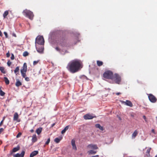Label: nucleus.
<instances>
[{"label":"nucleus","mask_w":157,"mask_h":157,"mask_svg":"<svg viewBox=\"0 0 157 157\" xmlns=\"http://www.w3.org/2000/svg\"><path fill=\"white\" fill-rule=\"evenodd\" d=\"M66 68L70 72L75 73L79 71L82 68V63L80 60L75 59L70 62Z\"/></svg>","instance_id":"obj_1"},{"label":"nucleus","mask_w":157,"mask_h":157,"mask_svg":"<svg viewBox=\"0 0 157 157\" xmlns=\"http://www.w3.org/2000/svg\"><path fill=\"white\" fill-rule=\"evenodd\" d=\"M23 14L26 17L28 18L31 20H33L34 17V14L32 11L29 10L25 9L23 12Z\"/></svg>","instance_id":"obj_2"},{"label":"nucleus","mask_w":157,"mask_h":157,"mask_svg":"<svg viewBox=\"0 0 157 157\" xmlns=\"http://www.w3.org/2000/svg\"><path fill=\"white\" fill-rule=\"evenodd\" d=\"M66 38L64 36H60L56 40L57 44L62 46H64L66 44Z\"/></svg>","instance_id":"obj_3"},{"label":"nucleus","mask_w":157,"mask_h":157,"mask_svg":"<svg viewBox=\"0 0 157 157\" xmlns=\"http://www.w3.org/2000/svg\"><path fill=\"white\" fill-rule=\"evenodd\" d=\"M112 80L116 84H119L121 80V76L117 74H114Z\"/></svg>","instance_id":"obj_4"},{"label":"nucleus","mask_w":157,"mask_h":157,"mask_svg":"<svg viewBox=\"0 0 157 157\" xmlns=\"http://www.w3.org/2000/svg\"><path fill=\"white\" fill-rule=\"evenodd\" d=\"M113 75V72L110 71H106L103 74V76L104 78L111 79H112Z\"/></svg>","instance_id":"obj_5"},{"label":"nucleus","mask_w":157,"mask_h":157,"mask_svg":"<svg viewBox=\"0 0 157 157\" xmlns=\"http://www.w3.org/2000/svg\"><path fill=\"white\" fill-rule=\"evenodd\" d=\"M44 42V38L42 36H38L36 39V43L40 45H43Z\"/></svg>","instance_id":"obj_6"},{"label":"nucleus","mask_w":157,"mask_h":157,"mask_svg":"<svg viewBox=\"0 0 157 157\" xmlns=\"http://www.w3.org/2000/svg\"><path fill=\"white\" fill-rule=\"evenodd\" d=\"M148 97L149 100L152 103H155L157 101L156 97L152 94H148Z\"/></svg>","instance_id":"obj_7"},{"label":"nucleus","mask_w":157,"mask_h":157,"mask_svg":"<svg viewBox=\"0 0 157 157\" xmlns=\"http://www.w3.org/2000/svg\"><path fill=\"white\" fill-rule=\"evenodd\" d=\"M37 51L40 53H42L44 50L43 45L37 46L36 47Z\"/></svg>","instance_id":"obj_8"},{"label":"nucleus","mask_w":157,"mask_h":157,"mask_svg":"<svg viewBox=\"0 0 157 157\" xmlns=\"http://www.w3.org/2000/svg\"><path fill=\"white\" fill-rule=\"evenodd\" d=\"M96 116H93L90 114H87L83 116V118L85 120L91 119L94 117H95Z\"/></svg>","instance_id":"obj_9"},{"label":"nucleus","mask_w":157,"mask_h":157,"mask_svg":"<svg viewBox=\"0 0 157 157\" xmlns=\"http://www.w3.org/2000/svg\"><path fill=\"white\" fill-rule=\"evenodd\" d=\"M122 103L130 107H132L133 106V104L129 100H127L125 101H122Z\"/></svg>","instance_id":"obj_10"},{"label":"nucleus","mask_w":157,"mask_h":157,"mask_svg":"<svg viewBox=\"0 0 157 157\" xmlns=\"http://www.w3.org/2000/svg\"><path fill=\"white\" fill-rule=\"evenodd\" d=\"M27 70V64L26 63H24L22 69L21 70V71H22V72H26Z\"/></svg>","instance_id":"obj_11"},{"label":"nucleus","mask_w":157,"mask_h":157,"mask_svg":"<svg viewBox=\"0 0 157 157\" xmlns=\"http://www.w3.org/2000/svg\"><path fill=\"white\" fill-rule=\"evenodd\" d=\"M71 145L72 146L73 149L76 151L77 149L75 144V140L74 139H72L71 141Z\"/></svg>","instance_id":"obj_12"},{"label":"nucleus","mask_w":157,"mask_h":157,"mask_svg":"<svg viewBox=\"0 0 157 157\" xmlns=\"http://www.w3.org/2000/svg\"><path fill=\"white\" fill-rule=\"evenodd\" d=\"M19 116L17 113H15L14 114L13 120L14 121H17L18 122H19L20 121V120H18L17 119L18 118Z\"/></svg>","instance_id":"obj_13"},{"label":"nucleus","mask_w":157,"mask_h":157,"mask_svg":"<svg viewBox=\"0 0 157 157\" xmlns=\"http://www.w3.org/2000/svg\"><path fill=\"white\" fill-rule=\"evenodd\" d=\"M38 151H34L32 152L30 155L29 157H33L38 154Z\"/></svg>","instance_id":"obj_14"},{"label":"nucleus","mask_w":157,"mask_h":157,"mask_svg":"<svg viewBox=\"0 0 157 157\" xmlns=\"http://www.w3.org/2000/svg\"><path fill=\"white\" fill-rule=\"evenodd\" d=\"M95 126L96 128H98L101 131H103L104 128L103 127L101 126L99 124H96L95 125Z\"/></svg>","instance_id":"obj_15"},{"label":"nucleus","mask_w":157,"mask_h":157,"mask_svg":"<svg viewBox=\"0 0 157 157\" xmlns=\"http://www.w3.org/2000/svg\"><path fill=\"white\" fill-rule=\"evenodd\" d=\"M15 85L17 87H19L22 85V83L19 81V79H16V82L15 83Z\"/></svg>","instance_id":"obj_16"},{"label":"nucleus","mask_w":157,"mask_h":157,"mask_svg":"<svg viewBox=\"0 0 157 157\" xmlns=\"http://www.w3.org/2000/svg\"><path fill=\"white\" fill-rule=\"evenodd\" d=\"M138 133V132L137 130H135L133 133H132V138L133 139H134L137 136Z\"/></svg>","instance_id":"obj_17"},{"label":"nucleus","mask_w":157,"mask_h":157,"mask_svg":"<svg viewBox=\"0 0 157 157\" xmlns=\"http://www.w3.org/2000/svg\"><path fill=\"white\" fill-rule=\"evenodd\" d=\"M37 138L36 135V134L33 135L32 136V142L34 143L37 141Z\"/></svg>","instance_id":"obj_18"},{"label":"nucleus","mask_w":157,"mask_h":157,"mask_svg":"<svg viewBox=\"0 0 157 157\" xmlns=\"http://www.w3.org/2000/svg\"><path fill=\"white\" fill-rule=\"evenodd\" d=\"M88 147L94 149H97L98 148L96 145L90 144L88 146Z\"/></svg>","instance_id":"obj_19"},{"label":"nucleus","mask_w":157,"mask_h":157,"mask_svg":"<svg viewBox=\"0 0 157 157\" xmlns=\"http://www.w3.org/2000/svg\"><path fill=\"white\" fill-rule=\"evenodd\" d=\"M19 67L18 66L15 69V70H14V72L16 75H17L18 74H19Z\"/></svg>","instance_id":"obj_20"},{"label":"nucleus","mask_w":157,"mask_h":157,"mask_svg":"<svg viewBox=\"0 0 157 157\" xmlns=\"http://www.w3.org/2000/svg\"><path fill=\"white\" fill-rule=\"evenodd\" d=\"M69 127V125L67 126L66 127H65V128H64V129H63L61 133L62 134H63L64 133H65V132H66V131L68 129Z\"/></svg>","instance_id":"obj_21"},{"label":"nucleus","mask_w":157,"mask_h":157,"mask_svg":"<svg viewBox=\"0 0 157 157\" xmlns=\"http://www.w3.org/2000/svg\"><path fill=\"white\" fill-rule=\"evenodd\" d=\"M20 149V147L19 146H17L16 147H14L13 148L12 153L18 151Z\"/></svg>","instance_id":"obj_22"},{"label":"nucleus","mask_w":157,"mask_h":157,"mask_svg":"<svg viewBox=\"0 0 157 157\" xmlns=\"http://www.w3.org/2000/svg\"><path fill=\"white\" fill-rule=\"evenodd\" d=\"M42 129V128H39L36 130V132L37 134L39 135L41 132Z\"/></svg>","instance_id":"obj_23"},{"label":"nucleus","mask_w":157,"mask_h":157,"mask_svg":"<svg viewBox=\"0 0 157 157\" xmlns=\"http://www.w3.org/2000/svg\"><path fill=\"white\" fill-rule=\"evenodd\" d=\"M62 137L56 138L54 140V141L57 143L59 142L62 139Z\"/></svg>","instance_id":"obj_24"},{"label":"nucleus","mask_w":157,"mask_h":157,"mask_svg":"<svg viewBox=\"0 0 157 157\" xmlns=\"http://www.w3.org/2000/svg\"><path fill=\"white\" fill-rule=\"evenodd\" d=\"M97 65L99 66L100 67L103 64V62L102 61H100L99 60H97Z\"/></svg>","instance_id":"obj_25"},{"label":"nucleus","mask_w":157,"mask_h":157,"mask_svg":"<svg viewBox=\"0 0 157 157\" xmlns=\"http://www.w3.org/2000/svg\"><path fill=\"white\" fill-rule=\"evenodd\" d=\"M0 70L1 72L4 73L5 74L6 73V71L5 70V68L3 67H0Z\"/></svg>","instance_id":"obj_26"},{"label":"nucleus","mask_w":157,"mask_h":157,"mask_svg":"<svg viewBox=\"0 0 157 157\" xmlns=\"http://www.w3.org/2000/svg\"><path fill=\"white\" fill-rule=\"evenodd\" d=\"M4 80L6 84V85H8L10 83L9 80H8V78L6 77H4Z\"/></svg>","instance_id":"obj_27"},{"label":"nucleus","mask_w":157,"mask_h":157,"mask_svg":"<svg viewBox=\"0 0 157 157\" xmlns=\"http://www.w3.org/2000/svg\"><path fill=\"white\" fill-rule=\"evenodd\" d=\"M21 73L23 78H25V77H26V72H22V71H21Z\"/></svg>","instance_id":"obj_28"},{"label":"nucleus","mask_w":157,"mask_h":157,"mask_svg":"<svg viewBox=\"0 0 157 157\" xmlns=\"http://www.w3.org/2000/svg\"><path fill=\"white\" fill-rule=\"evenodd\" d=\"M96 151H94L93 150H91L88 151L89 154H94L96 153Z\"/></svg>","instance_id":"obj_29"},{"label":"nucleus","mask_w":157,"mask_h":157,"mask_svg":"<svg viewBox=\"0 0 157 157\" xmlns=\"http://www.w3.org/2000/svg\"><path fill=\"white\" fill-rule=\"evenodd\" d=\"M151 149V148H149L147 150V151H146V154H147L146 155H147V156H150V153Z\"/></svg>","instance_id":"obj_30"},{"label":"nucleus","mask_w":157,"mask_h":157,"mask_svg":"<svg viewBox=\"0 0 157 157\" xmlns=\"http://www.w3.org/2000/svg\"><path fill=\"white\" fill-rule=\"evenodd\" d=\"M8 11L6 10V11L3 14V17L5 18H6V17L8 15Z\"/></svg>","instance_id":"obj_31"},{"label":"nucleus","mask_w":157,"mask_h":157,"mask_svg":"<svg viewBox=\"0 0 157 157\" xmlns=\"http://www.w3.org/2000/svg\"><path fill=\"white\" fill-rule=\"evenodd\" d=\"M29 55L28 52L27 51H25L23 53V55L25 57L26 56Z\"/></svg>","instance_id":"obj_32"},{"label":"nucleus","mask_w":157,"mask_h":157,"mask_svg":"<svg viewBox=\"0 0 157 157\" xmlns=\"http://www.w3.org/2000/svg\"><path fill=\"white\" fill-rule=\"evenodd\" d=\"M25 151H22L21 153L20 154V157H24V156L25 155Z\"/></svg>","instance_id":"obj_33"},{"label":"nucleus","mask_w":157,"mask_h":157,"mask_svg":"<svg viewBox=\"0 0 157 157\" xmlns=\"http://www.w3.org/2000/svg\"><path fill=\"white\" fill-rule=\"evenodd\" d=\"M50 141V138H48L45 143V145H48Z\"/></svg>","instance_id":"obj_34"},{"label":"nucleus","mask_w":157,"mask_h":157,"mask_svg":"<svg viewBox=\"0 0 157 157\" xmlns=\"http://www.w3.org/2000/svg\"><path fill=\"white\" fill-rule=\"evenodd\" d=\"M5 93L3 92L2 90H0V95L2 96H3L4 95Z\"/></svg>","instance_id":"obj_35"},{"label":"nucleus","mask_w":157,"mask_h":157,"mask_svg":"<svg viewBox=\"0 0 157 157\" xmlns=\"http://www.w3.org/2000/svg\"><path fill=\"white\" fill-rule=\"evenodd\" d=\"M20 155L19 153H17V154L13 155V157H20Z\"/></svg>","instance_id":"obj_36"},{"label":"nucleus","mask_w":157,"mask_h":157,"mask_svg":"<svg viewBox=\"0 0 157 157\" xmlns=\"http://www.w3.org/2000/svg\"><path fill=\"white\" fill-rule=\"evenodd\" d=\"M39 60H37V61H33V64L34 65H36V64H37L38 63V62H39Z\"/></svg>","instance_id":"obj_37"},{"label":"nucleus","mask_w":157,"mask_h":157,"mask_svg":"<svg viewBox=\"0 0 157 157\" xmlns=\"http://www.w3.org/2000/svg\"><path fill=\"white\" fill-rule=\"evenodd\" d=\"M11 63V62L10 60H9L7 62V64L9 66H10Z\"/></svg>","instance_id":"obj_38"},{"label":"nucleus","mask_w":157,"mask_h":157,"mask_svg":"<svg viewBox=\"0 0 157 157\" xmlns=\"http://www.w3.org/2000/svg\"><path fill=\"white\" fill-rule=\"evenodd\" d=\"M25 78V80L26 81H29L30 80V79L29 78V77H25V78Z\"/></svg>","instance_id":"obj_39"},{"label":"nucleus","mask_w":157,"mask_h":157,"mask_svg":"<svg viewBox=\"0 0 157 157\" xmlns=\"http://www.w3.org/2000/svg\"><path fill=\"white\" fill-rule=\"evenodd\" d=\"M21 132H19L18 133V134H17V135L16 137L18 138V137H20L21 136Z\"/></svg>","instance_id":"obj_40"},{"label":"nucleus","mask_w":157,"mask_h":157,"mask_svg":"<svg viewBox=\"0 0 157 157\" xmlns=\"http://www.w3.org/2000/svg\"><path fill=\"white\" fill-rule=\"evenodd\" d=\"M14 59V55L13 54H11V59L12 60H13V59Z\"/></svg>","instance_id":"obj_41"},{"label":"nucleus","mask_w":157,"mask_h":157,"mask_svg":"<svg viewBox=\"0 0 157 157\" xmlns=\"http://www.w3.org/2000/svg\"><path fill=\"white\" fill-rule=\"evenodd\" d=\"M4 33L5 36L6 37V38H7L8 37V36L7 33L6 32H4Z\"/></svg>","instance_id":"obj_42"},{"label":"nucleus","mask_w":157,"mask_h":157,"mask_svg":"<svg viewBox=\"0 0 157 157\" xmlns=\"http://www.w3.org/2000/svg\"><path fill=\"white\" fill-rule=\"evenodd\" d=\"M6 55L7 57H9L10 56V55L9 52L6 53Z\"/></svg>","instance_id":"obj_43"},{"label":"nucleus","mask_w":157,"mask_h":157,"mask_svg":"<svg viewBox=\"0 0 157 157\" xmlns=\"http://www.w3.org/2000/svg\"><path fill=\"white\" fill-rule=\"evenodd\" d=\"M4 131V129L2 128H0V134Z\"/></svg>","instance_id":"obj_44"},{"label":"nucleus","mask_w":157,"mask_h":157,"mask_svg":"<svg viewBox=\"0 0 157 157\" xmlns=\"http://www.w3.org/2000/svg\"><path fill=\"white\" fill-rule=\"evenodd\" d=\"M12 36L14 37H17V36H16V34L14 33H13L12 34Z\"/></svg>","instance_id":"obj_45"},{"label":"nucleus","mask_w":157,"mask_h":157,"mask_svg":"<svg viewBox=\"0 0 157 157\" xmlns=\"http://www.w3.org/2000/svg\"><path fill=\"white\" fill-rule=\"evenodd\" d=\"M3 121H1L0 123V126H1L2 125V124H3Z\"/></svg>","instance_id":"obj_46"},{"label":"nucleus","mask_w":157,"mask_h":157,"mask_svg":"<svg viewBox=\"0 0 157 157\" xmlns=\"http://www.w3.org/2000/svg\"><path fill=\"white\" fill-rule=\"evenodd\" d=\"M56 49L57 51H60V49L58 47H57L56 48Z\"/></svg>","instance_id":"obj_47"},{"label":"nucleus","mask_w":157,"mask_h":157,"mask_svg":"<svg viewBox=\"0 0 157 157\" xmlns=\"http://www.w3.org/2000/svg\"><path fill=\"white\" fill-rule=\"evenodd\" d=\"M121 93L120 92H117L116 93V94L117 95H118L120 94H121Z\"/></svg>","instance_id":"obj_48"},{"label":"nucleus","mask_w":157,"mask_h":157,"mask_svg":"<svg viewBox=\"0 0 157 157\" xmlns=\"http://www.w3.org/2000/svg\"><path fill=\"white\" fill-rule=\"evenodd\" d=\"M151 132L154 134H155V130L154 129H152L151 130Z\"/></svg>","instance_id":"obj_49"},{"label":"nucleus","mask_w":157,"mask_h":157,"mask_svg":"<svg viewBox=\"0 0 157 157\" xmlns=\"http://www.w3.org/2000/svg\"><path fill=\"white\" fill-rule=\"evenodd\" d=\"M3 36L2 32L0 30V36L2 37Z\"/></svg>","instance_id":"obj_50"},{"label":"nucleus","mask_w":157,"mask_h":157,"mask_svg":"<svg viewBox=\"0 0 157 157\" xmlns=\"http://www.w3.org/2000/svg\"><path fill=\"white\" fill-rule=\"evenodd\" d=\"M143 117V118H144V119L145 121H146V117H145V116H144Z\"/></svg>","instance_id":"obj_51"},{"label":"nucleus","mask_w":157,"mask_h":157,"mask_svg":"<svg viewBox=\"0 0 157 157\" xmlns=\"http://www.w3.org/2000/svg\"><path fill=\"white\" fill-rule=\"evenodd\" d=\"M30 131L31 132L33 133L34 132V130L33 129H32L30 130Z\"/></svg>","instance_id":"obj_52"},{"label":"nucleus","mask_w":157,"mask_h":157,"mask_svg":"<svg viewBox=\"0 0 157 157\" xmlns=\"http://www.w3.org/2000/svg\"><path fill=\"white\" fill-rule=\"evenodd\" d=\"M55 125V123H53L51 127H53Z\"/></svg>","instance_id":"obj_53"},{"label":"nucleus","mask_w":157,"mask_h":157,"mask_svg":"<svg viewBox=\"0 0 157 157\" xmlns=\"http://www.w3.org/2000/svg\"><path fill=\"white\" fill-rule=\"evenodd\" d=\"M5 117H3V119L2 121H4L5 120Z\"/></svg>","instance_id":"obj_54"},{"label":"nucleus","mask_w":157,"mask_h":157,"mask_svg":"<svg viewBox=\"0 0 157 157\" xmlns=\"http://www.w3.org/2000/svg\"><path fill=\"white\" fill-rule=\"evenodd\" d=\"M2 143V142L1 141H0V144H1Z\"/></svg>","instance_id":"obj_55"},{"label":"nucleus","mask_w":157,"mask_h":157,"mask_svg":"<svg viewBox=\"0 0 157 157\" xmlns=\"http://www.w3.org/2000/svg\"><path fill=\"white\" fill-rule=\"evenodd\" d=\"M1 90V87H0V90Z\"/></svg>","instance_id":"obj_56"},{"label":"nucleus","mask_w":157,"mask_h":157,"mask_svg":"<svg viewBox=\"0 0 157 157\" xmlns=\"http://www.w3.org/2000/svg\"><path fill=\"white\" fill-rule=\"evenodd\" d=\"M155 157H157V155H156L155 156Z\"/></svg>","instance_id":"obj_57"}]
</instances>
